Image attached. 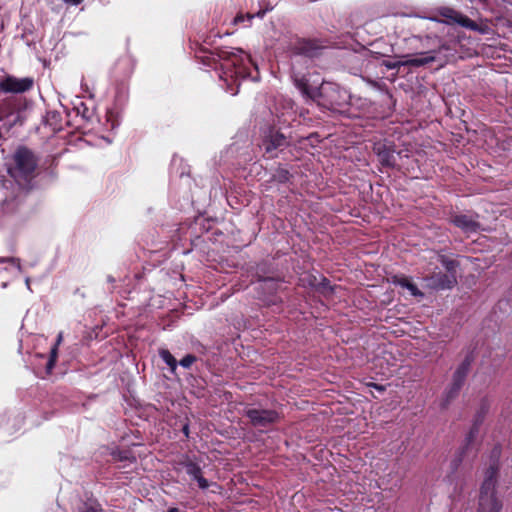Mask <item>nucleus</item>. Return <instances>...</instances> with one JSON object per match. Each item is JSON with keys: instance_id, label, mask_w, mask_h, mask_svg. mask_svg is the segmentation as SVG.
Returning <instances> with one entry per match:
<instances>
[{"instance_id": "obj_15", "label": "nucleus", "mask_w": 512, "mask_h": 512, "mask_svg": "<svg viewBox=\"0 0 512 512\" xmlns=\"http://www.w3.org/2000/svg\"><path fill=\"white\" fill-rule=\"evenodd\" d=\"M395 283L400 285L403 288H406L411 295L413 296H422L423 294L418 290V288L408 279L405 277H400L395 280Z\"/></svg>"}, {"instance_id": "obj_16", "label": "nucleus", "mask_w": 512, "mask_h": 512, "mask_svg": "<svg viewBox=\"0 0 512 512\" xmlns=\"http://www.w3.org/2000/svg\"><path fill=\"white\" fill-rule=\"evenodd\" d=\"M0 262L6 263L5 269L9 271L13 276H17L21 272V265L18 259H1Z\"/></svg>"}, {"instance_id": "obj_4", "label": "nucleus", "mask_w": 512, "mask_h": 512, "mask_svg": "<svg viewBox=\"0 0 512 512\" xmlns=\"http://www.w3.org/2000/svg\"><path fill=\"white\" fill-rule=\"evenodd\" d=\"M445 46L442 45L439 47L438 50H430L427 52H420L415 55H406L402 57V60L399 61H384V65L388 69H398L401 66H413V67H421L428 65L434 61H436L437 57L436 54H438L442 49H444Z\"/></svg>"}, {"instance_id": "obj_10", "label": "nucleus", "mask_w": 512, "mask_h": 512, "mask_svg": "<svg viewBox=\"0 0 512 512\" xmlns=\"http://www.w3.org/2000/svg\"><path fill=\"white\" fill-rule=\"evenodd\" d=\"M453 223L466 233L476 232L479 228V224L468 215L454 216Z\"/></svg>"}, {"instance_id": "obj_9", "label": "nucleus", "mask_w": 512, "mask_h": 512, "mask_svg": "<svg viewBox=\"0 0 512 512\" xmlns=\"http://www.w3.org/2000/svg\"><path fill=\"white\" fill-rule=\"evenodd\" d=\"M286 144V138L278 133H271L270 136L263 141V147L266 154L273 156L272 153L275 149L280 148Z\"/></svg>"}, {"instance_id": "obj_13", "label": "nucleus", "mask_w": 512, "mask_h": 512, "mask_svg": "<svg viewBox=\"0 0 512 512\" xmlns=\"http://www.w3.org/2000/svg\"><path fill=\"white\" fill-rule=\"evenodd\" d=\"M445 16L451 18L454 22L458 23L462 27L470 28V29H476V27H477V25L474 23V21H472L470 18H468L460 13H457L454 11H449V14L447 13V14H445Z\"/></svg>"}, {"instance_id": "obj_3", "label": "nucleus", "mask_w": 512, "mask_h": 512, "mask_svg": "<svg viewBox=\"0 0 512 512\" xmlns=\"http://www.w3.org/2000/svg\"><path fill=\"white\" fill-rule=\"evenodd\" d=\"M14 165L9 169L10 175L18 182H27L34 176L37 166L33 153L26 148H19L14 156Z\"/></svg>"}, {"instance_id": "obj_24", "label": "nucleus", "mask_w": 512, "mask_h": 512, "mask_svg": "<svg viewBox=\"0 0 512 512\" xmlns=\"http://www.w3.org/2000/svg\"><path fill=\"white\" fill-rule=\"evenodd\" d=\"M443 264L445 265L446 269L451 272L455 267V262L452 260L449 261H443Z\"/></svg>"}, {"instance_id": "obj_14", "label": "nucleus", "mask_w": 512, "mask_h": 512, "mask_svg": "<svg viewBox=\"0 0 512 512\" xmlns=\"http://www.w3.org/2000/svg\"><path fill=\"white\" fill-rule=\"evenodd\" d=\"M63 340V334L60 332L57 336V339H56V343L54 344V346L51 348V352H50V358H49V361L47 363V366H46V369H47V372L50 373L55 365V362L57 360V357H58V347L59 345L61 344Z\"/></svg>"}, {"instance_id": "obj_7", "label": "nucleus", "mask_w": 512, "mask_h": 512, "mask_svg": "<svg viewBox=\"0 0 512 512\" xmlns=\"http://www.w3.org/2000/svg\"><path fill=\"white\" fill-rule=\"evenodd\" d=\"M247 417L250 419L253 426L257 428H264L278 419V414L273 410L262 409H248L246 411Z\"/></svg>"}, {"instance_id": "obj_12", "label": "nucleus", "mask_w": 512, "mask_h": 512, "mask_svg": "<svg viewBox=\"0 0 512 512\" xmlns=\"http://www.w3.org/2000/svg\"><path fill=\"white\" fill-rule=\"evenodd\" d=\"M468 367H469V362L465 361L456 370V372L454 374V382H453V387H452L453 393H456L459 390L460 386L462 385V383L467 375Z\"/></svg>"}, {"instance_id": "obj_23", "label": "nucleus", "mask_w": 512, "mask_h": 512, "mask_svg": "<svg viewBox=\"0 0 512 512\" xmlns=\"http://www.w3.org/2000/svg\"><path fill=\"white\" fill-rule=\"evenodd\" d=\"M253 17H254V15H251V14H247V15H242V14H240V15H237V16L235 17V19H234V23H235V24H238V23L244 22V21H245V19H247V20H249V21H250Z\"/></svg>"}, {"instance_id": "obj_17", "label": "nucleus", "mask_w": 512, "mask_h": 512, "mask_svg": "<svg viewBox=\"0 0 512 512\" xmlns=\"http://www.w3.org/2000/svg\"><path fill=\"white\" fill-rule=\"evenodd\" d=\"M159 355L161 359L169 366L170 370L174 372L177 368V361L168 350H160Z\"/></svg>"}, {"instance_id": "obj_25", "label": "nucleus", "mask_w": 512, "mask_h": 512, "mask_svg": "<svg viewBox=\"0 0 512 512\" xmlns=\"http://www.w3.org/2000/svg\"><path fill=\"white\" fill-rule=\"evenodd\" d=\"M62 1L65 2L66 4L72 5V6H77L82 2V0H62Z\"/></svg>"}, {"instance_id": "obj_5", "label": "nucleus", "mask_w": 512, "mask_h": 512, "mask_svg": "<svg viewBox=\"0 0 512 512\" xmlns=\"http://www.w3.org/2000/svg\"><path fill=\"white\" fill-rule=\"evenodd\" d=\"M320 92L327 97L331 109L335 111H340L350 100L349 92L334 83H323L320 87Z\"/></svg>"}, {"instance_id": "obj_8", "label": "nucleus", "mask_w": 512, "mask_h": 512, "mask_svg": "<svg viewBox=\"0 0 512 512\" xmlns=\"http://www.w3.org/2000/svg\"><path fill=\"white\" fill-rule=\"evenodd\" d=\"M429 285L435 289H450L456 284V277L453 273L439 274L429 279Z\"/></svg>"}, {"instance_id": "obj_18", "label": "nucleus", "mask_w": 512, "mask_h": 512, "mask_svg": "<svg viewBox=\"0 0 512 512\" xmlns=\"http://www.w3.org/2000/svg\"><path fill=\"white\" fill-rule=\"evenodd\" d=\"M375 150L381 157V161L385 163L386 165H393L395 163V158L393 153L387 151V152H381L380 146L376 147Z\"/></svg>"}, {"instance_id": "obj_6", "label": "nucleus", "mask_w": 512, "mask_h": 512, "mask_svg": "<svg viewBox=\"0 0 512 512\" xmlns=\"http://www.w3.org/2000/svg\"><path fill=\"white\" fill-rule=\"evenodd\" d=\"M33 86V79L29 77L16 78L7 76L0 81V90L6 93H23Z\"/></svg>"}, {"instance_id": "obj_1", "label": "nucleus", "mask_w": 512, "mask_h": 512, "mask_svg": "<svg viewBox=\"0 0 512 512\" xmlns=\"http://www.w3.org/2000/svg\"><path fill=\"white\" fill-rule=\"evenodd\" d=\"M222 74L220 78L226 83L227 91L232 95L238 93L239 79L258 80V68L250 55L241 49L224 48L219 52Z\"/></svg>"}, {"instance_id": "obj_20", "label": "nucleus", "mask_w": 512, "mask_h": 512, "mask_svg": "<svg viewBox=\"0 0 512 512\" xmlns=\"http://www.w3.org/2000/svg\"><path fill=\"white\" fill-rule=\"evenodd\" d=\"M294 80H295L297 87L302 91V93L308 95L309 91H308L307 80L304 77H301V78L295 77Z\"/></svg>"}, {"instance_id": "obj_11", "label": "nucleus", "mask_w": 512, "mask_h": 512, "mask_svg": "<svg viewBox=\"0 0 512 512\" xmlns=\"http://www.w3.org/2000/svg\"><path fill=\"white\" fill-rule=\"evenodd\" d=\"M186 473L195 481H197L199 488L206 489L209 487L208 481L202 476L200 467L193 463L188 462L185 464Z\"/></svg>"}, {"instance_id": "obj_21", "label": "nucleus", "mask_w": 512, "mask_h": 512, "mask_svg": "<svg viewBox=\"0 0 512 512\" xmlns=\"http://www.w3.org/2000/svg\"><path fill=\"white\" fill-rule=\"evenodd\" d=\"M196 358L193 355H187L180 361V365L184 368H189L194 362Z\"/></svg>"}, {"instance_id": "obj_22", "label": "nucleus", "mask_w": 512, "mask_h": 512, "mask_svg": "<svg viewBox=\"0 0 512 512\" xmlns=\"http://www.w3.org/2000/svg\"><path fill=\"white\" fill-rule=\"evenodd\" d=\"M81 512H101L97 504H85Z\"/></svg>"}, {"instance_id": "obj_19", "label": "nucleus", "mask_w": 512, "mask_h": 512, "mask_svg": "<svg viewBox=\"0 0 512 512\" xmlns=\"http://www.w3.org/2000/svg\"><path fill=\"white\" fill-rule=\"evenodd\" d=\"M308 46H309L308 42H305V41L299 42V47L297 48L298 53L303 54L308 57L314 56V52Z\"/></svg>"}, {"instance_id": "obj_2", "label": "nucleus", "mask_w": 512, "mask_h": 512, "mask_svg": "<svg viewBox=\"0 0 512 512\" xmlns=\"http://www.w3.org/2000/svg\"><path fill=\"white\" fill-rule=\"evenodd\" d=\"M497 466L492 464L485 472L480 489L479 505L477 512H500L502 502L496 491Z\"/></svg>"}, {"instance_id": "obj_26", "label": "nucleus", "mask_w": 512, "mask_h": 512, "mask_svg": "<svg viewBox=\"0 0 512 512\" xmlns=\"http://www.w3.org/2000/svg\"><path fill=\"white\" fill-rule=\"evenodd\" d=\"M25 283H26L27 288L30 289V278L27 277L25 279Z\"/></svg>"}]
</instances>
